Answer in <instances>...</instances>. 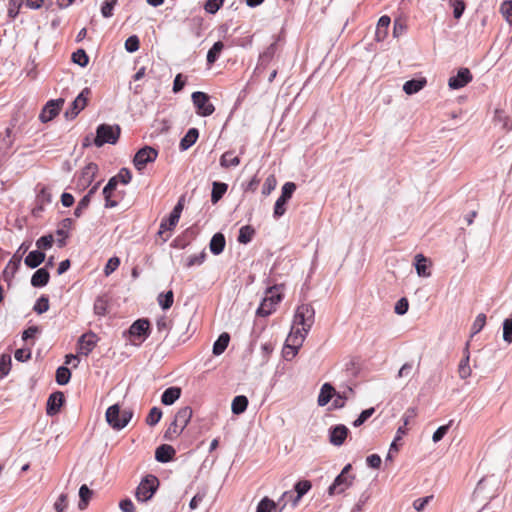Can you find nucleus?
<instances>
[{
	"instance_id": "f257e3e1",
	"label": "nucleus",
	"mask_w": 512,
	"mask_h": 512,
	"mask_svg": "<svg viewBox=\"0 0 512 512\" xmlns=\"http://www.w3.org/2000/svg\"><path fill=\"white\" fill-rule=\"evenodd\" d=\"M133 413L130 410H121L119 404H114L106 410L105 418L107 423L114 430H121L128 425Z\"/></svg>"
},
{
	"instance_id": "f03ea898",
	"label": "nucleus",
	"mask_w": 512,
	"mask_h": 512,
	"mask_svg": "<svg viewBox=\"0 0 512 512\" xmlns=\"http://www.w3.org/2000/svg\"><path fill=\"white\" fill-rule=\"evenodd\" d=\"M283 298L279 287L273 286L266 290L265 297L263 298L256 314L261 317H267L276 311L277 305Z\"/></svg>"
},
{
	"instance_id": "7ed1b4c3",
	"label": "nucleus",
	"mask_w": 512,
	"mask_h": 512,
	"mask_svg": "<svg viewBox=\"0 0 512 512\" xmlns=\"http://www.w3.org/2000/svg\"><path fill=\"white\" fill-rule=\"evenodd\" d=\"M121 128L118 125L100 124L96 130L94 144L102 147L104 144H116L120 138Z\"/></svg>"
},
{
	"instance_id": "20e7f679",
	"label": "nucleus",
	"mask_w": 512,
	"mask_h": 512,
	"mask_svg": "<svg viewBox=\"0 0 512 512\" xmlns=\"http://www.w3.org/2000/svg\"><path fill=\"white\" fill-rule=\"evenodd\" d=\"M315 311L312 305L302 304L297 307L294 315L293 326L309 332L314 324Z\"/></svg>"
},
{
	"instance_id": "39448f33",
	"label": "nucleus",
	"mask_w": 512,
	"mask_h": 512,
	"mask_svg": "<svg viewBox=\"0 0 512 512\" xmlns=\"http://www.w3.org/2000/svg\"><path fill=\"white\" fill-rule=\"evenodd\" d=\"M157 156L158 152L156 149L150 146H145L135 154L133 164L138 171H141L148 163L154 162Z\"/></svg>"
},
{
	"instance_id": "423d86ee",
	"label": "nucleus",
	"mask_w": 512,
	"mask_h": 512,
	"mask_svg": "<svg viewBox=\"0 0 512 512\" xmlns=\"http://www.w3.org/2000/svg\"><path fill=\"white\" fill-rule=\"evenodd\" d=\"M192 101L196 107L197 114L200 116H210L215 111L214 105L209 101V96L204 92H194L192 94Z\"/></svg>"
},
{
	"instance_id": "0eeeda50",
	"label": "nucleus",
	"mask_w": 512,
	"mask_h": 512,
	"mask_svg": "<svg viewBox=\"0 0 512 512\" xmlns=\"http://www.w3.org/2000/svg\"><path fill=\"white\" fill-rule=\"evenodd\" d=\"M308 332L303 331L299 327L292 326L291 332L286 339L287 349H291V357H295L298 349L302 346Z\"/></svg>"
},
{
	"instance_id": "6e6552de",
	"label": "nucleus",
	"mask_w": 512,
	"mask_h": 512,
	"mask_svg": "<svg viewBox=\"0 0 512 512\" xmlns=\"http://www.w3.org/2000/svg\"><path fill=\"white\" fill-rule=\"evenodd\" d=\"M90 93L91 92L88 88L81 91V93L72 102L71 108L66 111L65 115L67 118H75L86 107Z\"/></svg>"
},
{
	"instance_id": "1a4fd4ad",
	"label": "nucleus",
	"mask_w": 512,
	"mask_h": 512,
	"mask_svg": "<svg viewBox=\"0 0 512 512\" xmlns=\"http://www.w3.org/2000/svg\"><path fill=\"white\" fill-rule=\"evenodd\" d=\"M98 336L93 332L84 333L78 340V351L80 354L88 356L96 347Z\"/></svg>"
},
{
	"instance_id": "9d476101",
	"label": "nucleus",
	"mask_w": 512,
	"mask_h": 512,
	"mask_svg": "<svg viewBox=\"0 0 512 512\" xmlns=\"http://www.w3.org/2000/svg\"><path fill=\"white\" fill-rule=\"evenodd\" d=\"M63 104H64V99L48 101L40 113V116H39L40 120L44 123L52 120L54 117H56L59 114Z\"/></svg>"
},
{
	"instance_id": "9b49d317",
	"label": "nucleus",
	"mask_w": 512,
	"mask_h": 512,
	"mask_svg": "<svg viewBox=\"0 0 512 512\" xmlns=\"http://www.w3.org/2000/svg\"><path fill=\"white\" fill-rule=\"evenodd\" d=\"M159 487V482H140L136 489L135 497L138 501H148Z\"/></svg>"
},
{
	"instance_id": "f8f14e48",
	"label": "nucleus",
	"mask_w": 512,
	"mask_h": 512,
	"mask_svg": "<svg viewBox=\"0 0 512 512\" xmlns=\"http://www.w3.org/2000/svg\"><path fill=\"white\" fill-rule=\"evenodd\" d=\"M178 222L179 219L173 216L171 213L168 218L162 219L158 231V236L162 239V243L166 242L171 237L172 231Z\"/></svg>"
},
{
	"instance_id": "ddd939ff",
	"label": "nucleus",
	"mask_w": 512,
	"mask_h": 512,
	"mask_svg": "<svg viewBox=\"0 0 512 512\" xmlns=\"http://www.w3.org/2000/svg\"><path fill=\"white\" fill-rule=\"evenodd\" d=\"M472 81V74L468 68L459 69L456 76L449 79L448 85L451 89H460Z\"/></svg>"
},
{
	"instance_id": "4468645a",
	"label": "nucleus",
	"mask_w": 512,
	"mask_h": 512,
	"mask_svg": "<svg viewBox=\"0 0 512 512\" xmlns=\"http://www.w3.org/2000/svg\"><path fill=\"white\" fill-rule=\"evenodd\" d=\"M131 179H132V174H131L130 170L127 168H122L116 176L112 177L108 181L107 185L103 189V194L109 193L110 190H115L116 186L119 182L126 185L131 181Z\"/></svg>"
},
{
	"instance_id": "2eb2a0df",
	"label": "nucleus",
	"mask_w": 512,
	"mask_h": 512,
	"mask_svg": "<svg viewBox=\"0 0 512 512\" xmlns=\"http://www.w3.org/2000/svg\"><path fill=\"white\" fill-rule=\"evenodd\" d=\"M128 333L133 337L147 338L150 333V323L147 319L136 320L129 328Z\"/></svg>"
},
{
	"instance_id": "dca6fc26",
	"label": "nucleus",
	"mask_w": 512,
	"mask_h": 512,
	"mask_svg": "<svg viewBox=\"0 0 512 512\" xmlns=\"http://www.w3.org/2000/svg\"><path fill=\"white\" fill-rule=\"evenodd\" d=\"M470 342L468 341L465 345L464 351H463V358L458 364V375L461 379H467L472 374V369L470 367Z\"/></svg>"
},
{
	"instance_id": "f3484780",
	"label": "nucleus",
	"mask_w": 512,
	"mask_h": 512,
	"mask_svg": "<svg viewBox=\"0 0 512 512\" xmlns=\"http://www.w3.org/2000/svg\"><path fill=\"white\" fill-rule=\"evenodd\" d=\"M64 403V394L60 391L52 393L47 400L46 413L49 416H53L60 411L61 406Z\"/></svg>"
},
{
	"instance_id": "a211bd4d",
	"label": "nucleus",
	"mask_w": 512,
	"mask_h": 512,
	"mask_svg": "<svg viewBox=\"0 0 512 512\" xmlns=\"http://www.w3.org/2000/svg\"><path fill=\"white\" fill-rule=\"evenodd\" d=\"M349 430L345 425L339 424L330 429V442L341 446L348 436Z\"/></svg>"
},
{
	"instance_id": "6ab92c4d",
	"label": "nucleus",
	"mask_w": 512,
	"mask_h": 512,
	"mask_svg": "<svg viewBox=\"0 0 512 512\" xmlns=\"http://www.w3.org/2000/svg\"><path fill=\"white\" fill-rule=\"evenodd\" d=\"M52 202V194L47 187H42L37 196H36V207L34 209V214L38 212H42L46 205Z\"/></svg>"
},
{
	"instance_id": "aec40b11",
	"label": "nucleus",
	"mask_w": 512,
	"mask_h": 512,
	"mask_svg": "<svg viewBox=\"0 0 512 512\" xmlns=\"http://www.w3.org/2000/svg\"><path fill=\"white\" fill-rule=\"evenodd\" d=\"M391 23V19L387 15L380 17L377 23L375 40L378 42L384 41L388 35V29Z\"/></svg>"
},
{
	"instance_id": "412c9836",
	"label": "nucleus",
	"mask_w": 512,
	"mask_h": 512,
	"mask_svg": "<svg viewBox=\"0 0 512 512\" xmlns=\"http://www.w3.org/2000/svg\"><path fill=\"white\" fill-rule=\"evenodd\" d=\"M335 395H336L335 388L331 384H329V383L323 384V386L321 387L319 396H318V400H317L318 405L319 406L327 405Z\"/></svg>"
},
{
	"instance_id": "4be33fe9",
	"label": "nucleus",
	"mask_w": 512,
	"mask_h": 512,
	"mask_svg": "<svg viewBox=\"0 0 512 512\" xmlns=\"http://www.w3.org/2000/svg\"><path fill=\"white\" fill-rule=\"evenodd\" d=\"M175 449L167 444H163L156 449L155 458L159 462H168L175 456Z\"/></svg>"
},
{
	"instance_id": "5701e85b",
	"label": "nucleus",
	"mask_w": 512,
	"mask_h": 512,
	"mask_svg": "<svg viewBox=\"0 0 512 512\" xmlns=\"http://www.w3.org/2000/svg\"><path fill=\"white\" fill-rule=\"evenodd\" d=\"M426 84L427 80L425 78L412 79L404 83L403 90L406 94L412 95L422 90Z\"/></svg>"
},
{
	"instance_id": "b1692460",
	"label": "nucleus",
	"mask_w": 512,
	"mask_h": 512,
	"mask_svg": "<svg viewBox=\"0 0 512 512\" xmlns=\"http://www.w3.org/2000/svg\"><path fill=\"white\" fill-rule=\"evenodd\" d=\"M199 137V131L196 128H191L188 130V132L185 134V136L181 139L179 148L182 151H185L189 149L191 146H193L197 139Z\"/></svg>"
},
{
	"instance_id": "393cba45",
	"label": "nucleus",
	"mask_w": 512,
	"mask_h": 512,
	"mask_svg": "<svg viewBox=\"0 0 512 512\" xmlns=\"http://www.w3.org/2000/svg\"><path fill=\"white\" fill-rule=\"evenodd\" d=\"M226 245L225 237L222 233H216L210 240L209 248L214 255H219L224 251Z\"/></svg>"
},
{
	"instance_id": "a878e982",
	"label": "nucleus",
	"mask_w": 512,
	"mask_h": 512,
	"mask_svg": "<svg viewBox=\"0 0 512 512\" xmlns=\"http://www.w3.org/2000/svg\"><path fill=\"white\" fill-rule=\"evenodd\" d=\"M192 414L193 411L190 406L182 407L176 413L174 421L178 424V426L186 428L191 420Z\"/></svg>"
},
{
	"instance_id": "bb28decb",
	"label": "nucleus",
	"mask_w": 512,
	"mask_h": 512,
	"mask_svg": "<svg viewBox=\"0 0 512 512\" xmlns=\"http://www.w3.org/2000/svg\"><path fill=\"white\" fill-rule=\"evenodd\" d=\"M49 279V272L44 268H40L33 274L31 284L34 287H43L48 284Z\"/></svg>"
},
{
	"instance_id": "cd10ccee",
	"label": "nucleus",
	"mask_w": 512,
	"mask_h": 512,
	"mask_svg": "<svg viewBox=\"0 0 512 512\" xmlns=\"http://www.w3.org/2000/svg\"><path fill=\"white\" fill-rule=\"evenodd\" d=\"M427 262L428 259L423 254L415 256V268L417 274L421 277H429L431 275Z\"/></svg>"
},
{
	"instance_id": "c85d7f7f",
	"label": "nucleus",
	"mask_w": 512,
	"mask_h": 512,
	"mask_svg": "<svg viewBox=\"0 0 512 512\" xmlns=\"http://www.w3.org/2000/svg\"><path fill=\"white\" fill-rule=\"evenodd\" d=\"M181 395V389L179 387L167 388L162 396L161 401L164 405H172Z\"/></svg>"
},
{
	"instance_id": "c756f323",
	"label": "nucleus",
	"mask_w": 512,
	"mask_h": 512,
	"mask_svg": "<svg viewBox=\"0 0 512 512\" xmlns=\"http://www.w3.org/2000/svg\"><path fill=\"white\" fill-rule=\"evenodd\" d=\"M240 164V158L234 155L233 151H226L220 157L221 167L228 169L230 167H237Z\"/></svg>"
},
{
	"instance_id": "7c9ffc66",
	"label": "nucleus",
	"mask_w": 512,
	"mask_h": 512,
	"mask_svg": "<svg viewBox=\"0 0 512 512\" xmlns=\"http://www.w3.org/2000/svg\"><path fill=\"white\" fill-rule=\"evenodd\" d=\"M228 185L223 182H213L211 192V202L216 204L227 192Z\"/></svg>"
},
{
	"instance_id": "2f4dec72",
	"label": "nucleus",
	"mask_w": 512,
	"mask_h": 512,
	"mask_svg": "<svg viewBox=\"0 0 512 512\" xmlns=\"http://www.w3.org/2000/svg\"><path fill=\"white\" fill-rule=\"evenodd\" d=\"M45 259V254L41 251H31L25 258V264L30 268L38 267Z\"/></svg>"
},
{
	"instance_id": "473e14b6",
	"label": "nucleus",
	"mask_w": 512,
	"mask_h": 512,
	"mask_svg": "<svg viewBox=\"0 0 512 512\" xmlns=\"http://www.w3.org/2000/svg\"><path fill=\"white\" fill-rule=\"evenodd\" d=\"M109 300L106 296H98L94 301L93 310L98 316H105L108 313Z\"/></svg>"
},
{
	"instance_id": "72a5a7b5",
	"label": "nucleus",
	"mask_w": 512,
	"mask_h": 512,
	"mask_svg": "<svg viewBox=\"0 0 512 512\" xmlns=\"http://www.w3.org/2000/svg\"><path fill=\"white\" fill-rule=\"evenodd\" d=\"M229 341H230L229 334L226 332L222 333L213 345V354L214 355L222 354L226 350V348L229 344Z\"/></svg>"
},
{
	"instance_id": "f704fd0d",
	"label": "nucleus",
	"mask_w": 512,
	"mask_h": 512,
	"mask_svg": "<svg viewBox=\"0 0 512 512\" xmlns=\"http://www.w3.org/2000/svg\"><path fill=\"white\" fill-rule=\"evenodd\" d=\"M247 406H248L247 397L243 396V395H239L233 399L231 409L234 414L239 415L247 409Z\"/></svg>"
},
{
	"instance_id": "c9c22d12",
	"label": "nucleus",
	"mask_w": 512,
	"mask_h": 512,
	"mask_svg": "<svg viewBox=\"0 0 512 512\" xmlns=\"http://www.w3.org/2000/svg\"><path fill=\"white\" fill-rule=\"evenodd\" d=\"M97 173L98 165L93 162L88 163L82 171V179L84 180L85 184H90L94 180Z\"/></svg>"
},
{
	"instance_id": "e433bc0d",
	"label": "nucleus",
	"mask_w": 512,
	"mask_h": 512,
	"mask_svg": "<svg viewBox=\"0 0 512 512\" xmlns=\"http://www.w3.org/2000/svg\"><path fill=\"white\" fill-rule=\"evenodd\" d=\"M283 507L278 511L277 504L270 498L264 497L257 505L256 512H281Z\"/></svg>"
},
{
	"instance_id": "4c0bfd02",
	"label": "nucleus",
	"mask_w": 512,
	"mask_h": 512,
	"mask_svg": "<svg viewBox=\"0 0 512 512\" xmlns=\"http://www.w3.org/2000/svg\"><path fill=\"white\" fill-rule=\"evenodd\" d=\"M91 496H92V491L86 485H82L79 489L80 500L78 503V507L80 510H85L87 508L89 501L91 499Z\"/></svg>"
},
{
	"instance_id": "58836bf2",
	"label": "nucleus",
	"mask_w": 512,
	"mask_h": 512,
	"mask_svg": "<svg viewBox=\"0 0 512 512\" xmlns=\"http://www.w3.org/2000/svg\"><path fill=\"white\" fill-rule=\"evenodd\" d=\"M255 234V230L250 225H246L240 228L238 235V242L242 244L249 243Z\"/></svg>"
},
{
	"instance_id": "ea45409f",
	"label": "nucleus",
	"mask_w": 512,
	"mask_h": 512,
	"mask_svg": "<svg viewBox=\"0 0 512 512\" xmlns=\"http://www.w3.org/2000/svg\"><path fill=\"white\" fill-rule=\"evenodd\" d=\"M224 48V44L221 41H217L213 44L210 50L207 53V62L208 64H213L221 54Z\"/></svg>"
},
{
	"instance_id": "a19ab883",
	"label": "nucleus",
	"mask_w": 512,
	"mask_h": 512,
	"mask_svg": "<svg viewBox=\"0 0 512 512\" xmlns=\"http://www.w3.org/2000/svg\"><path fill=\"white\" fill-rule=\"evenodd\" d=\"M19 267L14 264V262H8L5 269L2 272V279L5 281L9 286L11 285V282L18 271Z\"/></svg>"
},
{
	"instance_id": "79ce46f5",
	"label": "nucleus",
	"mask_w": 512,
	"mask_h": 512,
	"mask_svg": "<svg viewBox=\"0 0 512 512\" xmlns=\"http://www.w3.org/2000/svg\"><path fill=\"white\" fill-rule=\"evenodd\" d=\"M70 378H71V372L67 367L61 366L56 370V382L59 385L67 384L69 382Z\"/></svg>"
},
{
	"instance_id": "37998d69",
	"label": "nucleus",
	"mask_w": 512,
	"mask_h": 512,
	"mask_svg": "<svg viewBox=\"0 0 512 512\" xmlns=\"http://www.w3.org/2000/svg\"><path fill=\"white\" fill-rule=\"evenodd\" d=\"M162 417V411L158 407H153L150 409L147 417H146V424L149 426H155Z\"/></svg>"
},
{
	"instance_id": "c03bdc74",
	"label": "nucleus",
	"mask_w": 512,
	"mask_h": 512,
	"mask_svg": "<svg viewBox=\"0 0 512 512\" xmlns=\"http://www.w3.org/2000/svg\"><path fill=\"white\" fill-rule=\"evenodd\" d=\"M184 429H185L184 427L178 426V424L173 420V422L170 424V426L166 430L164 437L167 440H173V439L177 438L183 432Z\"/></svg>"
},
{
	"instance_id": "a18cd8bd",
	"label": "nucleus",
	"mask_w": 512,
	"mask_h": 512,
	"mask_svg": "<svg viewBox=\"0 0 512 512\" xmlns=\"http://www.w3.org/2000/svg\"><path fill=\"white\" fill-rule=\"evenodd\" d=\"M486 324V315L484 313H480L475 321L472 324L471 327V337L478 334L485 326Z\"/></svg>"
},
{
	"instance_id": "49530a36",
	"label": "nucleus",
	"mask_w": 512,
	"mask_h": 512,
	"mask_svg": "<svg viewBox=\"0 0 512 512\" xmlns=\"http://www.w3.org/2000/svg\"><path fill=\"white\" fill-rule=\"evenodd\" d=\"M72 61L81 67H85L89 62V57L86 54L85 50L78 49L72 54Z\"/></svg>"
},
{
	"instance_id": "de8ad7c7",
	"label": "nucleus",
	"mask_w": 512,
	"mask_h": 512,
	"mask_svg": "<svg viewBox=\"0 0 512 512\" xmlns=\"http://www.w3.org/2000/svg\"><path fill=\"white\" fill-rule=\"evenodd\" d=\"M118 0H105L101 6V14L104 18L113 16L114 7L117 5Z\"/></svg>"
},
{
	"instance_id": "09e8293b",
	"label": "nucleus",
	"mask_w": 512,
	"mask_h": 512,
	"mask_svg": "<svg viewBox=\"0 0 512 512\" xmlns=\"http://www.w3.org/2000/svg\"><path fill=\"white\" fill-rule=\"evenodd\" d=\"M158 302L163 309H169L174 302L173 292L170 290L165 294H160L158 297Z\"/></svg>"
},
{
	"instance_id": "8fccbe9b",
	"label": "nucleus",
	"mask_w": 512,
	"mask_h": 512,
	"mask_svg": "<svg viewBox=\"0 0 512 512\" xmlns=\"http://www.w3.org/2000/svg\"><path fill=\"white\" fill-rule=\"evenodd\" d=\"M11 369V356L3 354L0 358V379L5 377Z\"/></svg>"
},
{
	"instance_id": "3c124183",
	"label": "nucleus",
	"mask_w": 512,
	"mask_h": 512,
	"mask_svg": "<svg viewBox=\"0 0 512 512\" xmlns=\"http://www.w3.org/2000/svg\"><path fill=\"white\" fill-rule=\"evenodd\" d=\"M33 310L37 314H43L49 310V299L47 296L42 295L40 298H38L36 304L34 305Z\"/></svg>"
},
{
	"instance_id": "603ef678",
	"label": "nucleus",
	"mask_w": 512,
	"mask_h": 512,
	"mask_svg": "<svg viewBox=\"0 0 512 512\" xmlns=\"http://www.w3.org/2000/svg\"><path fill=\"white\" fill-rule=\"evenodd\" d=\"M206 259V252L202 251L199 254L191 255L187 258L185 266L187 268L193 267L195 265H201Z\"/></svg>"
},
{
	"instance_id": "864d4df0",
	"label": "nucleus",
	"mask_w": 512,
	"mask_h": 512,
	"mask_svg": "<svg viewBox=\"0 0 512 512\" xmlns=\"http://www.w3.org/2000/svg\"><path fill=\"white\" fill-rule=\"evenodd\" d=\"M276 185H277L276 177L274 175H269L265 179V182L263 184L262 194L265 196H268L276 188Z\"/></svg>"
},
{
	"instance_id": "5fc2aeb1",
	"label": "nucleus",
	"mask_w": 512,
	"mask_h": 512,
	"mask_svg": "<svg viewBox=\"0 0 512 512\" xmlns=\"http://www.w3.org/2000/svg\"><path fill=\"white\" fill-rule=\"evenodd\" d=\"M310 488L311 482H297L295 486L297 495L296 498L294 499V506L298 503L299 499L310 490Z\"/></svg>"
},
{
	"instance_id": "6e6d98bb",
	"label": "nucleus",
	"mask_w": 512,
	"mask_h": 512,
	"mask_svg": "<svg viewBox=\"0 0 512 512\" xmlns=\"http://www.w3.org/2000/svg\"><path fill=\"white\" fill-rule=\"evenodd\" d=\"M296 190V184L293 182H286L281 191L280 198L289 201Z\"/></svg>"
},
{
	"instance_id": "4d7b16f0",
	"label": "nucleus",
	"mask_w": 512,
	"mask_h": 512,
	"mask_svg": "<svg viewBox=\"0 0 512 512\" xmlns=\"http://www.w3.org/2000/svg\"><path fill=\"white\" fill-rule=\"evenodd\" d=\"M503 339L508 344L512 343V318H507L503 323Z\"/></svg>"
},
{
	"instance_id": "13d9d810",
	"label": "nucleus",
	"mask_w": 512,
	"mask_h": 512,
	"mask_svg": "<svg viewBox=\"0 0 512 512\" xmlns=\"http://www.w3.org/2000/svg\"><path fill=\"white\" fill-rule=\"evenodd\" d=\"M22 6V0H10L8 4V16L11 19H15L19 14Z\"/></svg>"
},
{
	"instance_id": "bf43d9fd",
	"label": "nucleus",
	"mask_w": 512,
	"mask_h": 512,
	"mask_svg": "<svg viewBox=\"0 0 512 512\" xmlns=\"http://www.w3.org/2000/svg\"><path fill=\"white\" fill-rule=\"evenodd\" d=\"M224 0H207L204 9L209 14H215L223 5Z\"/></svg>"
},
{
	"instance_id": "052dcab7",
	"label": "nucleus",
	"mask_w": 512,
	"mask_h": 512,
	"mask_svg": "<svg viewBox=\"0 0 512 512\" xmlns=\"http://www.w3.org/2000/svg\"><path fill=\"white\" fill-rule=\"evenodd\" d=\"M500 12L503 17L512 24V1H504L501 4Z\"/></svg>"
},
{
	"instance_id": "680f3d73",
	"label": "nucleus",
	"mask_w": 512,
	"mask_h": 512,
	"mask_svg": "<svg viewBox=\"0 0 512 512\" xmlns=\"http://www.w3.org/2000/svg\"><path fill=\"white\" fill-rule=\"evenodd\" d=\"M287 202H288L287 200L282 199L280 197L277 199L275 206H274V212H273V216L275 218H279L285 214V212H286L285 205Z\"/></svg>"
},
{
	"instance_id": "e2e57ef3",
	"label": "nucleus",
	"mask_w": 512,
	"mask_h": 512,
	"mask_svg": "<svg viewBox=\"0 0 512 512\" xmlns=\"http://www.w3.org/2000/svg\"><path fill=\"white\" fill-rule=\"evenodd\" d=\"M140 41L136 35L130 36L125 41V49L128 52H135L139 49Z\"/></svg>"
},
{
	"instance_id": "0e129e2a",
	"label": "nucleus",
	"mask_w": 512,
	"mask_h": 512,
	"mask_svg": "<svg viewBox=\"0 0 512 512\" xmlns=\"http://www.w3.org/2000/svg\"><path fill=\"white\" fill-rule=\"evenodd\" d=\"M120 265V259L118 257H112L108 260L104 267V273L106 276L112 274Z\"/></svg>"
},
{
	"instance_id": "69168bd1",
	"label": "nucleus",
	"mask_w": 512,
	"mask_h": 512,
	"mask_svg": "<svg viewBox=\"0 0 512 512\" xmlns=\"http://www.w3.org/2000/svg\"><path fill=\"white\" fill-rule=\"evenodd\" d=\"M52 245H53L52 235L42 236L36 241V246L38 249L47 250V249L51 248Z\"/></svg>"
},
{
	"instance_id": "338daca9",
	"label": "nucleus",
	"mask_w": 512,
	"mask_h": 512,
	"mask_svg": "<svg viewBox=\"0 0 512 512\" xmlns=\"http://www.w3.org/2000/svg\"><path fill=\"white\" fill-rule=\"evenodd\" d=\"M90 195H85L79 202L77 207L74 210V215L76 217H80L83 213V211L89 206L90 204Z\"/></svg>"
},
{
	"instance_id": "774afa93",
	"label": "nucleus",
	"mask_w": 512,
	"mask_h": 512,
	"mask_svg": "<svg viewBox=\"0 0 512 512\" xmlns=\"http://www.w3.org/2000/svg\"><path fill=\"white\" fill-rule=\"evenodd\" d=\"M68 506V499L67 495L62 493L56 502L54 503V509L56 512H65L66 508Z\"/></svg>"
}]
</instances>
